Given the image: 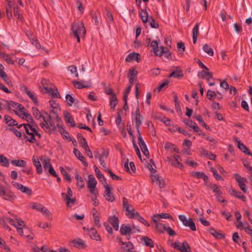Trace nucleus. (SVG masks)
Masks as SVG:
<instances>
[{
  "label": "nucleus",
  "instance_id": "obj_32",
  "mask_svg": "<svg viewBox=\"0 0 252 252\" xmlns=\"http://www.w3.org/2000/svg\"><path fill=\"white\" fill-rule=\"evenodd\" d=\"M118 100L116 95H113L110 97V106L111 109L114 110L118 104Z\"/></svg>",
  "mask_w": 252,
  "mask_h": 252
},
{
  "label": "nucleus",
  "instance_id": "obj_19",
  "mask_svg": "<svg viewBox=\"0 0 252 252\" xmlns=\"http://www.w3.org/2000/svg\"><path fill=\"white\" fill-rule=\"evenodd\" d=\"M140 55L139 53L133 52L128 55L126 59V61L127 62H130L132 61H136L137 62H139L140 60Z\"/></svg>",
  "mask_w": 252,
  "mask_h": 252
},
{
  "label": "nucleus",
  "instance_id": "obj_49",
  "mask_svg": "<svg viewBox=\"0 0 252 252\" xmlns=\"http://www.w3.org/2000/svg\"><path fill=\"white\" fill-rule=\"evenodd\" d=\"M25 117L26 118V119L27 121L29 123L28 124H34V122L32 117V116L27 113H22Z\"/></svg>",
  "mask_w": 252,
  "mask_h": 252
},
{
  "label": "nucleus",
  "instance_id": "obj_28",
  "mask_svg": "<svg viewBox=\"0 0 252 252\" xmlns=\"http://www.w3.org/2000/svg\"><path fill=\"white\" fill-rule=\"evenodd\" d=\"M143 154L147 158H150V154L147 146L144 141L138 143Z\"/></svg>",
  "mask_w": 252,
  "mask_h": 252
},
{
  "label": "nucleus",
  "instance_id": "obj_25",
  "mask_svg": "<svg viewBox=\"0 0 252 252\" xmlns=\"http://www.w3.org/2000/svg\"><path fill=\"white\" fill-rule=\"evenodd\" d=\"M74 154L75 156L82 162L85 166H87L88 164L85 160V158L80 152L77 149H74Z\"/></svg>",
  "mask_w": 252,
  "mask_h": 252
},
{
  "label": "nucleus",
  "instance_id": "obj_47",
  "mask_svg": "<svg viewBox=\"0 0 252 252\" xmlns=\"http://www.w3.org/2000/svg\"><path fill=\"white\" fill-rule=\"evenodd\" d=\"M209 188L211 189L216 194H222V192L220 188L216 184H211L209 185Z\"/></svg>",
  "mask_w": 252,
  "mask_h": 252
},
{
  "label": "nucleus",
  "instance_id": "obj_52",
  "mask_svg": "<svg viewBox=\"0 0 252 252\" xmlns=\"http://www.w3.org/2000/svg\"><path fill=\"white\" fill-rule=\"evenodd\" d=\"M125 246L122 247V248L126 251L132 250L134 249L133 244L130 242L125 243Z\"/></svg>",
  "mask_w": 252,
  "mask_h": 252
},
{
  "label": "nucleus",
  "instance_id": "obj_38",
  "mask_svg": "<svg viewBox=\"0 0 252 252\" xmlns=\"http://www.w3.org/2000/svg\"><path fill=\"white\" fill-rule=\"evenodd\" d=\"M134 218H136L139 222L142 223L145 225L148 226L150 225L148 222L142 217L141 216L138 212H135L134 213Z\"/></svg>",
  "mask_w": 252,
  "mask_h": 252
},
{
  "label": "nucleus",
  "instance_id": "obj_45",
  "mask_svg": "<svg viewBox=\"0 0 252 252\" xmlns=\"http://www.w3.org/2000/svg\"><path fill=\"white\" fill-rule=\"evenodd\" d=\"M0 164L5 167L9 165V160L3 155H0Z\"/></svg>",
  "mask_w": 252,
  "mask_h": 252
},
{
  "label": "nucleus",
  "instance_id": "obj_14",
  "mask_svg": "<svg viewBox=\"0 0 252 252\" xmlns=\"http://www.w3.org/2000/svg\"><path fill=\"white\" fill-rule=\"evenodd\" d=\"M0 196L5 200L12 198L13 193L8 189H4L2 186H0Z\"/></svg>",
  "mask_w": 252,
  "mask_h": 252
},
{
  "label": "nucleus",
  "instance_id": "obj_50",
  "mask_svg": "<svg viewBox=\"0 0 252 252\" xmlns=\"http://www.w3.org/2000/svg\"><path fill=\"white\" fill-rule=\"evenodd\" d=\"M149 23L152 28L158 29L159 28L158 24L156 22L155 19L153 17H150L149 18Z\"/></svg>",
  "mask_w": 252,
  "mask_h": 252
},
{
  "label": "nucleus",
  "instance_id": "obj_55",
  "mask_svg": "<svg viewBox=\"0 0 252 252\" xmlns=\"http://www.w3.org/2000/svg\"><path fill=\"white\" fill-rule=\"evenodd\" d=\"M67 194H66L65 193H62V195L63 197H65V198H69V197H71L73 196V193L72 191L70 189V187H68L67 188Z\"/></svg>",
  "mask_w": 252,
  "mask_h": 252
},
{
  "label": "nucleus",
  "instance_id": "obj_59",
  "mask_svg": "<svg viewBox=\"0 0 252 252\" xmlns=\"http://www.w3.org/2000/svg\"><path fill=\"white\" fill-rule=\"evenodd\" d=\"M14 16L17 18V19H20L21 21H23V17L21 16L19 13L18 7V6L14 7Z\"/></svg>",
  "mask_w": 252,
  "mask_h": 252
},
{
  "label": "nucleus",
  "instance_id": "obj_40",
  "mask_svg": "<svg viewBox=\"0 0 252 252\" xmlns=\"http://www.w3.org/2000/svg\"><path fill=\"white\" fill-rule=\"evenodd\" d=\"M196 120H197L200 124L204 127L206 129L210 130V128L205 123L202 119V116L200 115L195 116L194 117Z\"/></svg>",
  "mask_w": 252,
  "mask_h": 252
},
{
  "label": "nucleus",
  "instance_id": "obj_41",
  "mask_svg": "<svg viewBox=\"0 0 252 252\" xmlns=\"http://www.w3.org/2000/svg\"><path fill=\"white\" fill-rule=\"evenodd\" d=\"M77 138L79 143L81 145L83 148L85 147V145L88 144L86 139L83 136L81 133H78L77 135Z\"/></svg>",
  "mask_w": 252,
  "mask_h": 252
},
{
  "label": "nucleus",
  "instance_id": "obj_30",
  "mask_svg": "<svg viewBox=\"0 0 252 252\" xmlns=\"http://www.w3.org/2000/svg\"><path fill=\"white\" fill-rule=\"evenodd\" d=\"M89 180L88 182V188H95L96 185L97 184V182L92 175H89L88 176Z\"/></svg>",
  "mask_w": 252,
  "mask_h": 252
},
{
  "label": "nucleus",
  "instance_id": "obj_9",
  "mask_svg": "<svg viewBox=\"0 0 252 252\" xmlns=\"http://www.w3.org/2000/svg\"><path fill=\"white\" fill-rule=\"evenodd\" d=\"M158 42L157 40H154L151 42V46L153 49L155 55L157 56L160 57L163 54V47L161 46L158 48Z\"/></svg>",
  "mask_w": 252,
  "mask_h": 252
},
{
  "label": "nucleus",
  "instance_id": "obj_3",
  "mask_svg": "<svg viewBox=\"0 0 252 252\" xmlns=\"http://www.w3.org/2000/svg\"><path fill=\"white\" fill-rule=\"evenodd\" d=\"M23 126L26 133L29 135V136L25 135V137L29 142L32 143H35L36 142V140L34 137V132L32 131V128L34 127L31 124H23Z\"/></svg>",
  "mask_w": 252,
  "mask_h": 252
},
{
  "label": "nucleus",
  "instance_id": "obj_4",
  "mask_svg": "<svg viewBox=\"0 0 252 252\" xmlns=\"http://www.w3.org/2000/svg\"><path fill=\"white\" fill-rule=\"evenodd\" d=\"M179 219L185 226L189 227L192 231L196 230L195 223L192 219L189 218L188 220L186 217L183 215H179Z\"/></svg>",
  "mask_w": 252,
  "mask_h": 252
},
{
  "label": "nucleus",
  "instance_id": "obj_43",
  "mask_svg": "<svg viewBox=\"0 0 252 252\" xmlns=\"http://www.w3.org/2000/svg\"><path fill=\"white\" fill-rule=\"evenodd\" d=\"M142 241H144L146 246L150 247H154V243L151 239L148 237L144 236L141 238Z\"/></svg>",
  "mask_w": 252,
  "mask_h": 252
},
{
  "label": "nucleus",
  "instance_id": "obj_60",
  "mask_svg": "<svg viewBox=\"0 0 252 252\" xmlns=\"http://www.w3.org/2000/svg\"><path fill=\"white\" fill-rule=\"evenodd\" d=\"M66 101H67V104L69 106H71L73 104V103H74V99L69 94H67L66 95Z\"/></svg>",
  "mask_w": 252,
  "mask_h": 252
},
{
  "label": "nucleus",
  "instance_id": "obj_51",
  "mask_svg": "<svg viewBox=\"0 0 252 252\" xmlns=\"http://www.w3.org/2000/svg\"><path fill=\"white\" fill-rule=\"evenodd\" d=\"M238 147L241 151L246 154L249 151V149L241 142H239Z\"/></svg>",
  "mask_w": 252,
  "mask_h": 252
},
{
  "label": "nucleus",
  "instance_id": "obj_36",
  "mask_svg": "<svg viewBox=\"0 0 252 252\" xmlns=\"http://www.w3.org/2000/svg\"><path fill=\"white\" fill-rule=\"evenodd\" d=\"M40 159L42 162L43 168L45 170H46L48 168H49L50 166H52L49 158H45L42 156L40 157Z\"/></svg>",
  "mask_w": 252,
  "mask_h": 252
},
{
  "label": "nucleus",
  "instance_id": "obj_12",
  "mask_svg": "<svg viewBox=\"0 0 252 252\" xmlns=\"http://www.w3.org/2000/svg\"><path fill=\"white\" fill-rule=\"evenodd\" d=\"M152 182H157L160 188H163L165 186L164 180L158 175H151L150 176Z\"/></svg>",
  "mask_w": 252,
  "mask_h": 252
},
{
  "label": "nucleus",
  "instance_id": "obj_46",
  "mask_svg": "<svg viewBox=\"0 0 252 252\" xmlns=\"http://www.w3.org/2000/svg\"><path fill=\"white\" fill-rule=\"evenodd\" d=\"M204 52L207 53L210 56H214V51L212 48L209 47L208 44H205L203 47Z\"/></svg>",
  "mask_w": 252,
  "mask_h": 252
},
{
  "label": "nucleus",
  "instance_id": "obj_17",
  "mask_svg": "<svg viewBox=\"0 0 252 252\" xmlns=\"http://www.w3.org/2000/svg\"><path fill=\"white\" fill-rule=\"evenodd\" d=\"M87 230L89 232V235L92 239L96 241H101L100 236L94 228L91 227L90 229L87 228Z\"/></svg>",
  "mask_w": 252,
  "mask_h": 252
},
{
  "label": "nucleus",
  "instance_id": "obj_62",
  "mask_svg": "<svg viewBox=\"0 0 252 252\" xmlns=\"http://www.w3.org/2000/svg\"><path fill=\"white\" fill-rule=\"evenodd\" d=\"M211 171L212 172L213 175L215 177V178L218 180H223L222 177L218 174L217 171L214 168H211Z\"/></svg>",
  "mask_w": 252,
  "mask_h": 252
},
{
  "label": "nucleus",
  "instance_id": "obj_42",
  "mask_svg": "<svg viewBox=\"0 0 252 252\" xmlns=\"http://www.w3.org/2000/svg\"><path fill=\"white\" fill-rule=\"evenodd\" d=\"M95 168V173L96 174V177L100 180L101 182L102 181V180L104 181V183H103L104 185L105 184V182H106V179L105 178L104 175L101 173V172L99 171V170L98 169V168L94 166Z\"/></svg>",
  "mask_w": 252,
  "mask_h": 252
},
{
  "label": "nucleus",
  "instance_id": "obj_11",
  "mask_svg": "<svg viewBox=\"0 0 252 252\" xmlns=\"http://www.w3.org/2000/svg\"><path fill=\"white\" fill-rule=\"evenodd\" d=\"M104 187L105 189L104 196L106 197V199L110 202H113L115 200V197L111 191V188L109 187L107 182L104 185Z\"/></svg>",
  "mask_w": 252,
  "mask_h": 252
},
{
  "label": "nucleus",
  "instance_id": "obj_18",
  "mask_svg": "<svg viewBox=\"0 0 252 252\" xmlns=\"http://www.w3.org/2000/svg\"><path fill=\"white\" fill-rule=\"evenodd\" d=\"M230 194L239 199H241L243 201H246V198L244 195H243L241 192L236 191L234 189H231L229 190Z\"/></svg>",
  "mask_w": 252,
  "mask_h": 252
},
{
  "label": "nucleus",
  "instance_id": "obj_20",
  "mask_svg": "<svg viewBox=\"0 0 252 252\" xmlns=\"http://www.w3.org/2000/svg\"><path fill=\"white\" fill-rule=\"evenodd\" d=\"M108 221L112 224L115 230H118L119 221L118 218L117 217L115 216H110L109 218Z\"/></svg>",
  "mask_w": 252,
  "mask_h": 252
},
{
  "label": "nucleus",
  "instance_id": "obj_22",
  "mask_svg": "<svg viewBox=\"0 0 252 252\" xmlns=\"http://www.w3.org/2000/svg\"><path fill=\"white\" fill-rule=\"evenodd\" d=\"M184 76L183 71L179 69L178 67H176V69L173 71L169 75V77H173L175 78L180 79Z\"/></svg>",
  "mask_w": 252,
  "mask_h": 252
},
{
  "label": "nucleus",
  "instance_id": "obj_53",
  "mask_svg": "<svg viewBox=\"0 0 252 252\" xmlns=\"http://www.w3.org/2000/svg\"><path fill=\"white\" fill-rule=\"evenodd\" d=\"M11 8V4H8L6 6V15L8 19H10L12 17Z\"/></svg>",
  "mask_w": 252,
  "mask_h": 252
},
{
  "label": "nucleus",
  "instance_id": "obj_33",
  "mask_svg": "<svg viewBox=\"0 0 252 252\" xmlns=\"http://www.w3.org/2000/svg\"><path fill=\"white\" fill-rule=\"evenodd\" d=\"M12 164L16 166L25 167L27 165V162L22 159H15L11 161Z\"/></svg>",
  "mask_w": 252,
  "mask_h": 252
},
{
  "label": "nucleus",
  "instance_id": "obj_8",
  "mask_svg": "<svg viewBox=\"0 0 252 252\" xmlns=\"http://www.w3.org/2000/svg\"><path fill=\"white\" fill-rule=\"evenodd\" d=\"M123 205L124 209L126 211V215L129 218L133 219L134 213L135 212V210L134 209L131 210L129 209V205L125 197L123 198Z\"/></svg>",
  "mask_w": 252,
  "mask_h": 252
},
{
  "label": "nucleus",
  "instance_id": "obj_44",
  "mask_svg": "<svg viewBox=\"0 0 252 252\" xmlns=\"http://www.w3.org/2000/svg\"><path fill=\"white\" fill-rule=\"evenodd\" d=\"M75 178L77 180V186L79 187H80L81 189H82L84 188L85 187V184L84 182V181L83 180V178L80 176L78 174H77L75 176Z\"/></svg>",
  "mask_w": 252,
  "mask_h": 252
},
{
  "label": "nucleus",
  "instance_id": "obj_24",
  "mask_svg": "<svg viewBox=\"0 0 252 252\" xmlns=\"http://www.w3.org/2000/svg\"><path fill=\"white\" fill-rule=\"evenodd\" d=\"M209 233L218 239H222L225 237V235L216 231L214 228H210L209 230Z\"/></svg>",
  "mask_w": 252,
  "mask_h": 252
},
{
  "label": "nucleus",
  "instance_id": "obj_37",
  "mask_svg": "<svg viewBox=\"0 0 252 252\" xmlns=\"http://www.w3.org/2000/svg\"><path fill=\"white\" fill-rule=\"evenodd\" d=\"M139 15L144 23H146L148 22L149 17L146 10H142L141 12L139 13Z\"/></svg>",
  "mask_w": 252,
  "mask_h": 252
},
{
  "label": "nucleus",
  "instance_id": "obj_63",
  "mask_svg": "<svg viewBox=\"0 0 252 252\" xmlns=\"http://www.w3.org/2000/svg\"><path fill=\"white\" fill-rule=\"evenodd\" d=\"M93 217L94 218V225L97 226L98 227H101L100 221L98 217L94 213L93 214Z\"/></svg>",
  "mask_w": 252,
  "mask_h": 252
},
{
  "label": "nucleus",
  "instance_id": "obj_34",
  "mask_svg": "<svg viewBox=\"0 0 252 252\" xmlns=\"http://www.w3.org/2000/svg\"><path fill=\"white\" fill-rule=\"evenodd\" d=\"M179 251L181 252H191V248L187 241H184L180 246Z\"/></svg>",
  "mask_w": 252,
  "mask_h": 252
},
{
  "label": "nucleus",
  "instance_id": "obj_35",
  "mask_svg": "<svg viewBox=\"0 0 252 252\" xmlns=\"http://www.w3.org/2000/svg\"><path fill=\"white\" fill-rule=\"evenodd\" d=\"M5 102L6 103V104L8 105V108L9 109H11L12 107L16 109H19L21 106V105L19 103L12 100H5Z\"/></svg>",
  "mask_w": 252,
  "mask_h": 252
},
{
  "label": "nucleus",
  "instance_id": "obj_7",
  "mask_svg": "<svg viewBox=\"0 0 252 252\" xmlns=\"http://www.w3.org/2000/svg\"><path fill=\"white\" fill-rule=\"evenodd\" d=\"M8 214H9L10 215H12L14 218L15 220L17 221V224H16L15 223V220L6 217L4 218L6 221L9 222L11 225L14 226L15 227H17V225L22 226L23 227L25 226L24 221L22 220L21 219L18 217L16 215H13L10 212H8Z\"/></svg>",
  "mask_w": 252,
  "mask_h": 252
},
{
  "label": "nucleus",
  "instance_id": "obj_29",
  "mask_svg": "<svg viewBox=\"0 0 252 252\" xmlns=\"http://www.w3.org/2000/svg\"><path fill=\"white\" fill-rule=\"evenodd\" d=\"M198 33H199V24L196 23L192 30V38H193V42L194 44H195L196 42Z\"/></svg>",
  "mask_w": 252,
  "mask_h": 252
},
{
  "label": "nucleus",
  "instance_id": "obj_1",
  "mask_svg": "<svg viewBox=\"0 0 252 252\" xmlns=\"http://www.w3.org/2000/svg\"><path fill=\"white\" fill-rule=\"evenodd\" d=\"M41 127L47 133H51L52 131L56 130V126L53 121L52 117L48 115L39 124Z\"/></svg>",
  "mask_w": 252,
  "mask_h": 252
},
{
  "label": "nucleus",
  "instance_id": "obj_6",
  "mask_svg": "<svg viewBox=\"0 0 252 252\" xmlns=\"http://www.w3.org/2000/svg\"><path fill=\"white\" fill-rule=\"evenodd\" d=\"M234 177L236 181L238 182L239 187H240V189L243 191V192L246 193L247 192V189L246 188V182H247V180L246 179L243 177H241V176L235 173L234 174Z\"/></svg>",
  "mask_w": 252,
  "mask_h": 252
},
{
  "label": "nucleus",
  "instance_id": "obj_2",
  "mask_svg": "<svg viewBox=\"0 0 252 252\" xmlns=\"http://www.w3.org/2000/svg\"><path fill=\"white\" fill-rule=\"evenodd\" d=\"M71 29L74 36L77 38V41L80 42V38L79 34L84 36L86 32L83 23L82 21L73 22L71 24Z\"/></svg>",
  "mask_w": 252,
  "mask_h": 252
},
{
  "label": "nucleus",
  "instance_id": "obj_21",
  "mask_svg": "<svg viewBox=\"0 0 252 252\" xmlns=\"http://www.w3.org/2000/svg\"><path fill=\"white\" fill-rule=\"evenodd\" d=\"M32 161L34 165L36 167L37 172L38 174H41L42 173V169L40 161H39L37 157L33 156L32 157Z\"/></svg>",
  "mask_w": 252,
  "mask_h": 252
},
{
  "label": "nucleus",
  "instance_id": "obj_61",
  "mask_svg": "<svg viewBox=\"0 0 252 252\" xmlns=\"http://www.w3.org/2000/svg\"><path fill=\"white\" fill-rule=\"evenodd\" d=\"M73 84L74 86H75V87H76L78 89H79L88 87V86H85V85H82V84L79 81H73Z\"/></svg>",
  "mask_w": 252,
  "mask_h": 252
},
{
  "label": "nucleus",
  "instance_id": "obj_54",
  "mask_svg": "<svg viewBox=\"0 0 252 252\" xmlns=\"http://www.w3.org/2000/svg\"><path fill=\"white\" fill-rule=\"evenodd\" d=\"M156 225V228L158 231L160 233H163L164 231L165 230V228L166 226L162 225L161 223H158Z\"/></svg>",
  "mask_w": 252,
  "mask_h": 252
},
{
  "label": "nucleus",
  "instance_id": "obj_26",
  "mask_svg": "<svg viewBox=\"0 0 252 252\" xmlns=\"http://www.w3.org/2000/svg\"><path fill=\"white\" fill-rule=\"evenodd\" d=\"M205 76H208L207 78L208 82L209 81V79L213 78L212 73L211 72H209L208 70H202L201 72H199L198 74V76L202 79L205 78Z\"/></svg>",
  "mask_w": 252,
  "mask_h": 252
},
{
  "label": "nucleus",
  "instance_id": "obj_10",
  "mask_svg": "<svg viewBox=\"0 0 252 252\" xmlns=\"http://www.w3.org/2000/svg\"><path fill=\"white\" fill-rule=\"evenodd\" d=\"M181 159L179 155H174L173 159L167 157V160L173 166L182 169L183 165L180 163V160Z\"/></svg>",
  "mask_w": 252,
  "mask_h": 252
},
{
  "label": "nucleus",
  "instance_id": "obj_16",
  "mask_svg": "<svg viewBox=\"0 0 252 252\" xmlns=\"http://www.w3.org/2000/svg\"><path fill=\"white\" fill-rule=\"evenodd\" d=\"M137 71L133 68L129 69L127 74V77L129 79V85H132L135 79L137 78Z\"/></svg>",
  "mask_w": 252,
  "mask_h": 252
},
{
  "label": "nucleus",
  "instance_id": "obj_48",
  "mask_svg": "<svg viewBox=\"0 0 252 252\" xmlns=\"http://www.w3.org/2000/svg\"><path fill=\"white\" fill-rule=\"evenodd\" d=\"M166 150H172L177 153H179V150L176 148V146L171 143H167L164 147Z\"/></svg>",
  "mask_w": 252,
  "mask_h": 252
},
{
  "label": "nucleus",
  "instance_id": "obj_64",
  "mask_svg": "<svg viewBox=\"0 0 252 252\" xmlns=\"http://www.w3.org/2000/svg\"><path fill=\"white\" fill-rule=\"evenodd\" d=\"M165 230L171 236H173L176 235V232L168 226H166Z\"/></svg>",
  "mask_w": 252,
  "mask_h": 252
},
{
  "label": "nucleus",
  "instance_id": "obj_57",
  "mask_svg": "<svg viewBox=\"0 0 252 252\" xmlns=\"http://www.w3.org/2000/svg\"><path fill=\"white\" fill-rule=\"evenodd\" d=\"M202 154H204L205 156L208 157L210 159L212 160H215L216 158V155L212 154L211 153H208L207 152L204 150H203Z\"/></svg>",
  "mask_w": 252,
  "mask_h": 252
},
{
  "label": "nucleus",
  "instance_id": "obj_56",
  "mask_svg": "<svg viewBox=\"0 0 252 252\" xmlns=\"http://www.w3.org/2000/svg\"><path fill=\"white\" fill-rule=\"evenodd\" d=\"M106 171L108 172V173H109L110 177L113 180H118V181L122 180V178L120 177H119V176L116 175L115 174H114L112 172V171L111 170H110L109 169H107Z\"/></svg>",
  "mask_w": 252,
  "mask_h": 252
},
{
  "label": "nucleus",
  "instance_id": "obj_39",
  "mask_svg": "<svg viewBox=\"0 0 252 252\" xmlns=\"http://www.w3.org/2000/svg\"><path fill=\"white\" fill-rule=\"evenodd\" d=\"M0 76L3 79L7 84L12 85V82L11 80L8 77L6 73L4 71L0 70Z\"/></svg>",
  "mask_w": 252,
  "mask_h": 252
},
{
  "label": "nucleus",
  "instance_id": "obj_13",
  "mask_svg": "<svg viewBox=\"0 0 252 252\" xmlns=\"http://www.w3.org/2000/svg\"><path fill=\"white\" fill-rule=\"evenodd\" d=\"M13 186L17 188V189L20 190L23 193H26L28 195H31L32 193V189L30 188L23 186V185L17 183L13 182Z\"/></svg>",
  "mask_w": 252,
  "mask_h": 252
},
{
  "label": "nucleus",
  "instance_id": "obj_23",
  "mask_svg": "<svg viewBox=\"0 0 252 252\" xmlns=\"http://www.w3.org/2000/svg\"><path fill=\"white\" fill-rule=\"evenodd\" d=\"M64 119L65 122L67 123L70 124V126L72 127H75V123L74 122L73 118L71 116L70 114L66 112H64Z\"/></svg>",
  "mask_w": 252,
  "mask_h": 252
},
{
  "label": "nucleus",
  "instance_id": "obj_15",
  "mask_svg": "<svg viewBox=\"0 0 252 252\" xmlns=\"http://www.w3.org/2000/svg\"><path fill=\"white\" fill-rule=\"evenodd\" d=\"M120 232L122 235L129 234V236L132 233H136V230H134L133 227H128L124 224L120 228Z\"/></svg>",
  "mask_w": 252,
  "mask_h": 252
},
{
  "label": "nucleus",
  "instance_id": "obj_5",
  "mask_svg": "<svg viewBox=\"0 0 252 252\" xmlns=\"http://www.w3.org/2000/svg\"><path fill=\"white\" fill-rule=\"evenodd\" d=\"M132 116L133 117L132 121L134 122L135 126H141L144 120V117L140 114V108L138 104L136 106L134 113L132 114Z\"/></svg>",
  "mask_w": 252,
  "mask_h": 252
},
{
  "label": "nucleus",
  "instance_id": "obj_58",
  "mask_svg": "<svg viewBox=\"0 0 252 252\" xmlns=\"http://www.w3.org/2000/svg\"><path fill=\"white\" fill-rule=\"evenodd\" d=\"M68 69L72 74H75L76 77H78V74L77 72V68L75 65H70L68 67Z\"/></svg>",
  "mask_w": 252,
  "mask_h": 252
},
{
  "label": "nucleus",
  "instance_id": "obj_27",
  "mask_svg": "<svg viewBox=\"0 0 252 252\" xmlns=\"http://www.w3.org/2000/svg\"><path fill=\"white\" fill-rule=\"evenodd\" d=\"M33 115L35 117V118L37 120L41 122L43 121L45 116L43 115V114H41V112H40L38 109L36 108L33 107Z\"/></svg>",
  "mask_w": 252,
  "mask_h": 252
},
{
  "label": "nucleus",
  "instance_id": "obj_31",
  "mask_svg": "<svg viewBox=\"0 0 252 252\" xmlns=\"http://www.w3.org/2000/svg\"><path fill=\"white\" fill-rule=\"evenodd\" d=\"M72 243L74 245V247L77 248H85L86 247V245L84 243V241L81 239H78L77 240H74L72 241Z\"/></svg>",
  "mask_w": 252,
  "mask_h": 252
}]
</instances>
